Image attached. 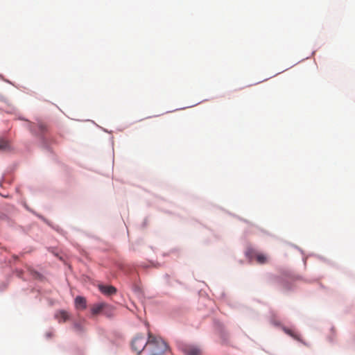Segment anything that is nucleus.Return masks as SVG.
<instances>
[{"label": "nucleus", "instance_id": "nucleus-6", "mask_svg": "<svg viewBox=\"0 0 355 355\" xmlns=\"http://www.w3.org/2000/svg\"><path fill=\"white\" fill-rule=\"evenodd\" d=\"M55 317L59 322H64L69 318L68 313L64 310L58 311L55 313Z\"/></svg>", "mask_w": 355, "mask_h": 355}, {"label": "nucleus", "instance_id": "nucleus-5", "mask_svg": "<svg viewBox=\"0 0 355 355\" xmlns=\"http://www.w3.org/2000/svg\"><path fill=\"white\" fill-rule=\"evenodd\" d=\"M75 305L77 309H85L87 306L86 299L81 296H77L75 299Z\"/></svg>", "mask_w": 355, "mask_h": 355}, {"label": "nucleus", "instance_id": "nucleus-4", "mask_svg": "<svg viewBox=\"0 0 355 355\" xmlns=\"http://www.w3.org/2000/svg\"><path fill=\"white\" fill-rule=\"evenodd\" d=\"M100 291L105 295H112L116 293V288L113 286L98 285Z\"/></svg>", "mask_w": 355, "mask_h": 355}, {"label": "nucleus", "instance_id": "nucleus-11", "mask_svg": "<svg viewBox=\"0 0 355 355\" xmlns=\"http://www.w3.org/2000/svg\"><path fill=\"white\" fill-rule=\"evenodd\" d=\"M74 329L78 331L81 332L84 330V325L82 323H75L74 324Z\"/></svg>", "mask_w": 355, "mask_h": 355}, {"label": "nucleus", "instance_id": "nucleus-12", "mask_svg": "<svg viewBox=\"0 0 355 355\" xmlns=\"http://www.w3.org/2000/svg\"><path fill=\"white\" fill-rule=\"evenodd\" d=\"M106 311H107V313L108 314H110V315L109 317H111V316H112V315H113V313H114V308H113L112 306V309H111V310H110V309H106Z\"/></svg>", "mask_w": 355, "mask_h": 355}, {"label": "nucleus", "instance_id": "nucleus-8", "mask_svg": "<svg viewBox=\"0 0 355 355\" xmlns=\"http://www.w3.org/2000/svg\"><path fill=\"white\" fill-rule=\"evenodd\" d=\"M10 149V145L8 140L0 138V150L7 151Z\"/></svg>", "mask_w": 355, "mask_h": 355}, {"label": "nucleus", "instance_id": "nucleus-3", "mask_svg": "<svg viewBox=\"0 0 355 355\" xmlns=\"http://www.w3.org/2000/svg\"><path fill=\"white\" fill-rule=\"evenodd\" d=\"M106 309H112V306L105 303H100L94 304L92 307V313L93 315H97L101 312H103L105 315L110 316V314L107 313Z\"/></svg>", "mask_w": 355, "mask_h": 355}, {"label": "nucleus", "instance_id": "nucleus-1", "mask_svg": "<svg viewBox=\"0 0 355 355\" xmlns=\"http://www.w3.org/2000/svg\"><path fill=\"white\" fill-rule=\"evenodd\" d=\"M132 347L137 355H163L168 349V345L159 336L148 333V338L137 336L132 341Z\"/></svg>", "mask_w": 355, "mask_h": 355}, {"label": "nucleus", "instance_id": "nucleus-9", "mask_svg": "<svg viewBox=\"0 0 355 355\" xmlns=\"http://www.w3.org/2000/svg\"><path fill=\"white\" fill-rule=\"evenodd\" d=\"M283 330L284 331L289 335L290 336H291L292 338H293L294 339L298 340V341H301V339H300V334H297L296 332H295L294 331L290 329H288L286 327H284L283 328Z\"/></svg>", "mask_w": 355, "mask_h": 355}, {"label": "nucleus", "instance_id": "nucleus-7", "mask_svg": "<svg viewBox=\"0 0 355 355\" xmlns=\"http://www.w3.org/2000/svg\"><path fill=\"white\" fill-rule=\"evenodd\" d=\"M252 257L257 260V261L260 264L266 263L268 261V257L266 254L260 253V252H253Z\"/></svg>", "mask_w": 355, "mask_h": 355}, {"label": "nucleus", "instance_id": "nucleus-2", "mask_svg": "<svg viewBox=\"0 0 355 355\" xmlns=\"http://www.w3.org/2000/svg\"><path fill=\"white\" fill-rule=\"evenodd\" d=\"M179 348L184 355H202V354L201 347L196 345L181 343Z\"/></svg>", "mask_w": 355, "mask_h": 355}, {"label": "nucleus", "instance_id": "nucleus-10", "mask_svg": "<svg viewBox=\"0 0 355 355\" xmlns=\"http://www.w3.org/2000/svg\"><path fill=\"white\" fill-rule=\"evenodd\" d=\"M37 127H38L40 133H41V134H43L48 130L47 125L43 122H39L37 124Z\"/></svg>", "mask_w": 355, "mask_h": 355}]
</instances>
